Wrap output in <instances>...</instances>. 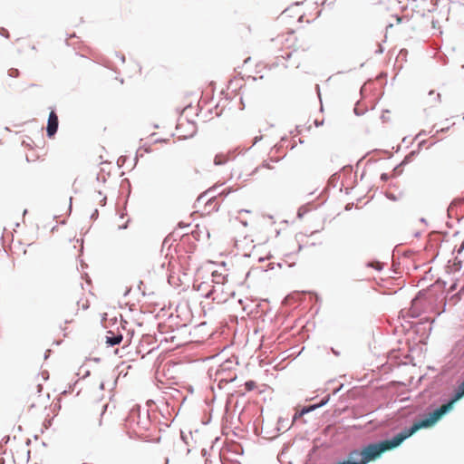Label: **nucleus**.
Returning <instances> with one entry per match:
<instances>
[{
	"label": "nucleus",
	"mask_w": 464,
	"mask_h": 464,
	"mask_svg": "<svg viewBox=\"0 0 464 464\" xmlns=\"http://www.w3.org/2000/svg\"><path fill=\"white\" fill-rule=\"evenodd\" d=\"M452 409L453 408H434L432 411L420 415L419 419L416 420L410 427L404 428L392 438L362 445L360 449L365 464L380 459L386 451L399 448L404 440L411 437L418 430L433 427Z\"/></svg>",
	"instance_id": "1"
},
{
	"label": "nucleus",
	"mask_w": 464,
	"mask_h": 464,
	"mask_svg": "<svg viewBox=\"0 0 464 464\" xmlns=\"http://www.w3.org/2000/svg\"><path fill=\"white\" fill-rule=\"evenodd\" d=\"M405 408H399L398 411L394 416L388 417L385 420H382L380 421H373L369 420L367 422V430L369 431L376 430L382 428L388 429L387 430L381 431L379 433L382 437H387L390 433V431H392L396 429H398L400 426L402 425L403 420L402 417L405 415V413H401V411L404 410Z\"/></svg>",
	"instance_id": "2"
},
{
	"label": "nucleus",
	"mask_w": 464,
	"mask_h": 464,
	"mask_svg": "<svg viewBox=\"0 0 464 464\" xmlns=\"http://www.w3.org/2000/svg\"><path fill=\"white\" fill-rule=\"evenodd\" d=\"M232 409L236 408H224V412L222 415V425L223 428H237L240 423V415L243 411H241L237 415L235 411Z\"/></svg>",
	"instance_id": "3"
},
{
	"label": "nucleus",
	"mask_w": 464,
	"mask_h": 464,
	"mask_svg": "<svg viewBox=\"0 0 464 464\" xmlns=\"http://www.w3.org/2000/svg\"><path fill=\"white\" fill-rule=\"evenodd\" d=\"M49 115L46 124V136L48 139H53L59 129V119L55 107H49Z\"/></svg>",
	"instance_id": "4"
},
{
	"label": "nucleus",
	"mask_w": 464,
	"mask_h": 464,
	"mask_svg": "<svg viewBox=\"0 0 464 464\" xmlns=\"http://www.w3.org/2000/svg\"><path fill=\"white\" fill-rule=\"evenodd\" d=\"M464 397V379L463 382L455 388L446 403L442 404L441 406H454L455 403H457L459 400H461ZM429 406H438L435 402L430 404Z\"/></svg>",
	"instance_id": "5"
},
{
	"label": "nucleus",
	"mask_w": 464,
	"mask_h": 464,
	"mask_svg": "<svg viewBox=\"0 0 464 464\" xmlns=\"http://www.w3.org/2000/svg\"><path fill=\"white\" fill-rule=\"evenodd\" d=\"M141 410H143L144 413H146L147 417L150 416V410L153 411V412H156L157 410H160V412L161 414H163V411L160 410V408H140V407H137V408H130V411H129V416L128 418L131 420V421H136L137 424H141L142 421L140 420V413H141Z\"/></svg>",
	"instance_id": "6"
},
{
	"label": "nucleus",
	"mask_w": 464,
	"mask_h": 464,
	"mask_svg": "<svg viewBox=\"0 0 464 464\" xmlns=\"http://www.w3.org/2000/svg\"><path fill=\"white\" fill-rule=\"evenodd\" d=\"M206 299H212L213 301L220 304L227 301V296H223L222 285H212L211 289L204 295Z\"/></svg>",
	"instance_id": "7"
},
{
	"label": "nucleus",
	"mask_w": 464,
	"mask_h": 464,
	"mask_svg": "<svg viewBox=\"0 0 464 464\" xmlns=\"http://www.w3.org/2000/svg\"><path fill=\"white\" fill-rule=\"evenodd\" d=\"M340 461L343 464H365L361 449L350 450L346 459Z\"/></svg>",
	"instance_id": "8"
},
{
	"label": "nucleus",
	"mask_w": 464,
	"mask_h": 464,
	"mask_svg": "<svg viewBox=\"0 0 464 464\" xmlns=\"http://www.w3.org/2000/svg\"><path fill=\"white\" fill-rule=\"evenodd\" d=\"M169 398L166 399V406H171L170 399L173 400V403H177V406H183L185 401L188 399V396L183 394L179 390L174 389L171 392L169 393Z\"/></svg>",
	"instance_id": "9"
},
{
	"label": "nucleus",
	"mask_w": 464,
	"mask_h": 464,
	"mask_svg": "<svg viewBox=\"0 0 464 464\" xmlns=\"http://www.w3.org/2000/svg\"><path fill=\"white\" fill-rule=\"evenodd\" d=\"M110 335L106 336L105 343L107 347H114L119 345L123 340V334L121 333L114 334L112 331H108Z\"/></svg>",
	"instance_id": "10"
},
{
	"label": "nucleus",
	"mask_w": 464,
	"mask_h": 464,
	"mask_svg": "<svg viewBox=\"0 0 464 464\" xmlns=\"http://www.w3.org/2000/svg\"><path fill=\"white\" fill-rule=\"evenodd\" d=\"M211 276H212V282L214 283V285H223L227 278V275H223L218 271L212 272Z\"/></svg>",
	"instance_id": "11"
},
{
	"label": "nucleus",
	"mask_w": 464,
	"mask_h": 464,
	"mask_svg": "<svg viewBox=\"0 0 464 464\" xmlns=\"http://www.w3.org/2000/svg\"><path fill=\"white\" fill-rule=\"evenodd\" d=\"M419 155V150L410 151L401 161V165H408Z\"/></svg>",
	"instance_id": "12"
},
{
	"label": "nucleus",
	"mask_w": 464,
	"mask_h": 464,
	"mask_svg": "<svg viewBox=\"0 0 464 464\" xmlns=\"http://www.w3.org/2000/svg\"><path fill=\"white\" fill-rule=\"evenodd\" d=\"M317 408H301V410L297 412H295L293 415L292 422L296 421V420L302 418L304 415L312 412L313 411L316 410Z\"/></svg>",
	"instance_id": "13"
},
{
	"label": "nucleus",
	"mask_w": 464,
	"mask_h": 464,
	"mask_svg": "<svg viewBox=\"0 0 464 464\" xmlns=\"http://www.w3.org/2000/svg\"><path fill=\"white\" fill-rule=\"evenodd\" d=\"M331 399V394L326 393L321 397L317 401L308 404L307 406H325Z\"/></svg>",
	"instance_id": "14"
},
{
	"label": "nucleus",
	"mask_w": 464,
	"mask_h": 464,
	"mask_svg": "<svg viewBox=\"0 0 464 464\" xmlns=\"http://www.w3.org/2000/svg\"><path fill=\"white\" fill-rule=\"evenodd\" d=\"M56 415H57V411H54L53 415L52 417L47 415V417L44 419V420L43 422V429L41 430L42 433L44 431V430H47V429H49L52 426L53 420L54 419V417Z\"/></svg>",
	"instance_id": "15"
},
{
	"label": "nucleus",
	"mask_w": 464,
	"mask_h": 464,
	"mask_svg": "<svg viewBox=\"0 0 464 464\" xmlns=\"http://www.w3.org/2000/svg\"><path fill=\"white\" fill-rule=\"evenodd\" d=\"M368 111V108L366 106H361V103L358 102L354 105L353 112L356 116H362Z\"/></svg>",
	"instance_id": "16"
},
{
	"label": "nucleus",
	"mask_w": 464,
	"mask_h": 464,
	"mask_svg": "<svg viewBox=\"0 0 464 464\" xmlns=\"http://www.w3.org/2000/svg\"><path fill=\"white\" fill-rule=\"evenodd\" d=\"M365 266L367 267H371V268H373L374 270L376 271H382L383 269V265L378 261V260H375V261H368Z\"/></svg>",
	"instance_id": "17"
},
{
	"label": "nucleus",
	"mask_w": 464,
	"mask_h": 464,
	"mask_svg": "<svg viewBox=\"0 0 464 464\" xmlns=\"http://www.w3.org/2000/svg\"><path fill=\"white\" fill-rule=\"evenodd\" d=\"M309 210L310 209L308 208V207L306 205H303L300 208H298L297 213H296L297 218L302 219L304 217V215L309 212Z\"/></svg>",
	"instance_id": "18"
},
{
	"label": "nucleus",
	"mask_w": 464,
	"mask_h": 464,
	"mask_svg": "<svg viewBox=\"0 0 464 464\" xmlns=\"http://www.w3.org/2000/svg\"><path fill=\"white\" fill-rule=\"evenodd\" d=\"M227 159L224 155L217 154L214 159V164L217 166H222L227 163Z\"/></svg>",
	"instance_id": "19"
},
{
	"label": "nucleus",
	"mask_w": 464,
	"mask_h": 464,
	"mask_svg": "<svg viewBox=\"0 0 464 464\" xmlns=\"http://www.w3.org/2000/svg\"><path fill=\"white\" fill-rule=\"evenodd\" d=\"M216 199H217V198H216V197H215V196H213L212 198H210L207 201L206 206L210 207V208H210V210L218 211V210L219 209V207H220V205H219V204H216L215 206L211 207L212 203H213V202H215V201H216Z\"/></svg>",
	"instance_id": "20"
},
{
	"label": "nucleus",
	"mask_w": 464,
	"mask_h": 464,
	"mask_svg": "<svg viewBox=\"0 0 464 464\" xmlns=\"http://www.w3.org/2000/svg\"><path fill=\"white\" fill-rule=\"evenodd\" d=\"M256 386V382L253 380H248L245 382V389L248 392L253 391Z\"/></svg>",
	"instance_id": "21"
},
{
	"label": "nucleus",
	"mask_w": 464,
	"mask_h": 464,
	"mask_svg": "<svg viewBox=\"0 0 464 464\" xmlns=\"http://www.w3.org/2000/svg\"><path fill=\"white\" fill-rule=\"evenodd\" d=\"M266 402V396L263 395V392H260L258 398L256 400V406H262V403Z\"/></svg>",
	"instance_id": "22"
},
{
	"label": "nucleus",
	"mask_w": 464,
	"mask_h": 464,
	"mask_svg": "<svg viewBox=\"0 0 464 464\" xmlns=\"http://www.w3.org/2000/svg\"><path fill=\"white\" fill-rule=\"evenodd\" d=\"M20 75V71L15 68H11L8 70V76L13 78H17Z\"/></svg>",
	"instance_id": "23"
},
{
	"label": "nucleus",
	"mask_w": 464,
	"mask_h": 464,
	"mask_svg": "<svg viewBox=\"0 0 464 464\" xmlns=\"http://www.w3.org/2000/svg\"><path fill=\"white\" fill-rule=\"evenodd\" d=\"M404 167H405V165H401V162L399 164H397L393 168V172H394L395 176L401 175L402 173V170H403Z\"/></svg>",
	"instance_id": "24"
},
{
	"label": "nucleus",
	"mask_w": 464,
	"mask_h": 464,
	"mask_svg": "<svg viewBox=\"0 0 464 464\" xmlns=\"http://www.w3.org/2000/svg\"><path fill=\"white\" fill-rule=\"evenodd\" d=\"M128 157L127 156H121L119 157V159L117 160V165L119 168H122L125 161L127 160Z\"/></svg>",
	"instance_id": "25"
},
{
	"label": "nucleus",
	"mask_w": 464,
	"mask_h": 464,
	"mask_svg": "<svg viewBox=\"0 0 464 464\" xmlns=\"http://www.w3.org/2000/svg\"><path fill=\"white\" fill-rule=\"evenodd\" d=\"M231 188H224L220 193H219V196H221L223 198H225L226 197H227L230 193H231Z\"/></svg>",
	"instance_id": "26"
},
{
	"label": "nucleus",
	"mask_w": 464,
	"mask_h": 464,
	"mask_svg": "<svg viewBox=\"0 0 464 464\" xmlns=\"http://www.w3.org/2000/svg\"><path fill=\"white\" fill-rule=\"evenodd\" d=\"M0 35L5 38H9V32L5 27H0Z\"/></svg>",
	"instance_id": "27"
},
{
	"label": "nucleus",
	"mask_w": 464,
	"mask_h": 464,
	"mask_svg": "<svg viewBox=\"0 0 464 464\" xmlns=\"http://www.w3.org/2000/svg\"><path fill=\"white\" fill-rule=\"evenodd\" d=\"M380 179L382 181L386 182L391 179V175L386 172H382L380 176Z\"/></svg>",
	"instance_id": "28"
},
{
	"label": "nucleus",
	"mask_w": 464,
	"mask_h": 464,
	"mask_svg": "<svg viewBox=\"0 0 464 464\" xmlns=\"http://www.w3.org/2000/svg\"><path fill=\"white\" fill-rule=\"evenodd\" d=\"M99 218V210L95 208L90 216L92 220H96Z\"/></svg>",
	"instance_id": "29"
},
{
	"label": "nucleus",
	"mask_w": 464,
	"mask_h": 464,
	"mask_svg": "<svg viewBox=\"0 0 464 464\" xmlns=\"http://www.w3.org/2000/svg\"><path fill=\"white\" fill-rule=\"evenodd\" d=\"M287 422H288L287 419H284L282 417L278 418V424H280L282 426V428H285L286 426Z\"/></svg>",
	"instance_id": "30"
},
{
	"label": "nucleus",
	"mask_w": 464,
	"mask_h": 464,
	"mask_svg": "<svg viewBox=\"0 0 464 464\" xmlns=\"http://www.w3.org/2000/svg\"><path fill=\"white\" fill-rule=\"evenodd\" d=\"M230 451H232V452H234V453H236L237 455H242L243 454V448L240 445H237V449H235L233 450H231Z\"/></svg>",
	"instance_id": "31"
},
{
	"label": "nucleus",
	"mask_w": 464,
	"mask_h": 464,
	"mask_svg": "<svg viewBox=\"0 0 464 464\" xmlns=\"http://www.w3.org/2000/svg\"><path fill=\"white\" fill-rule=\"evenodd\" d=\"M115 55L120 58V60L124 63H125V55L121 53L115 52Z\"/></svg>",
	"instance_id": "32"
},
{
	"label": "nucleus",
	"mask_w": 464,
	"mask_h": 464,
	"mask_svg": "<svg viewBox=\"0 0 464 464\" xmlns=\"http://www.w3.org/2000/svg\"><path fill=\"white\" fill-rule=\"evenodd\" d=\"M96 180L97 181H101L102 183H105L106 182V178L104 176L102 177L101 174L98 173L97 176H96Z\"/></svg>",
	"instance_id": "33"
},
{
	"label": "nucleus",
	"mask_w": 464,
	"mask_h": 464,
	"mask_svg": "<svg viewBox=\"0 0 464 464\" xmlns=\"http://www.w3.org/2000/svg\"><path fill=\"white\" fill-rule=\"evenodd\" d=\"M130 219H128L124 224L119 226V229L120 230H123V229H126L128 227H129V223H130Z\"/></svg>",
	"instance_id": "34"
},
{
	"label": "nucleus",
	"mask_w": 464,
	"mask_h": 464,
	"mask_svg": "<svg viewBox=\"0 0 464 464\" xmlns=\"http://www.w3.org/2000/svg\"><path fill=\"white\" fill-rule=\"evenodd\" d=\"M191 123L194 125V130H193V132H192L190 135L187 136V137H186V139H188V138H192V137H194V136L196 135V133H197V127H196V123H195V121H191Z\"/></svg>",
	"instance_id": "35"
},
{
	"label": "nucleus",
	"mask_w": 464,
	"mask_h": 464,
	"mask_svg": "<svg viewBox=\"0 0 464 464\" xmlns=\"http://www.w3.org/2000/svg\"><path fill=\"white\" fill-rule=\"evenodd\" d=\"M392 16L396 19V23L398 24L402 23V17L401 15L395 14Z\"/></svg>",
	"instance_id": "36"
},
{
	"label": "nucleus",
	"mask_w": 464,
	"mask_h": 464,
	"mask_svg": "<svg viewBox=\"0 0 464 464\" xmlns=\"http://www.w3.org/2000/svg\"><path fill=\"white\" fill-rule=\"evenodd\" d=\"M9 440H10V436H8V435H7V436H5V437L2 439V440H1V444H2V445H5V444H7V443H8V441H9Z\"/></svg>",
	"instance_id": "37"
},
{
	"label": "nucleus",
	"mask_w": 464,
	"mask_h": 464,
	"mask_svg": "<svg viewBox=\"0 0 464 464\" xmlns=\"http://www.w3.org/2000/svg\"><path fill=\"white\" fill-rule=\"evenodd\" d=\"M292 54H293V52H286V53H285V55H282V57H283L285 60H286V61H287V60H289V59L291 58Z\"/></svg>",
	"instance_id": "38"
},
{
	"label": "nucleus",
	"mask_w": 464,
	"mask_h": 464,
	"mask_svg": "<svg viewBox=\"0 0 464 464\" xmlns=\"http://www.w3.org/2000/svg\"><path fill=\"white\" fill-rule=\"evenodd\" d=\"M260 167L269 169H273V167L267 161H263Z\"/></svg>",
	"instance_id": "39"
},
{
	"label": "nucleus",
	"mask_w": 464,
	"mask_h": 464,
	"mask_svg": "<svg viewBox=\"0 0 464 464\" xmlns=\"http://www.w3.org/2000/svg\"><path fill=\"white\" fill-rule=\"evenodd\" d=\"M271 257H272V256H271V255H269L268 256H260V257L258 258V260H257V261H258L259 263H263V262H265L266 260L270 259Z\"/></svg>",
	"instance_id": "40"
},
{
	"label": "nucleus",
	"mask_w": 464,
	"mask_h": 464,
	"mask_svg": "<svg viewBox=\"0 0 464 464\" xmlns=\"http://www.w3.org/2000/svg\"><path fill=\"white\" fill-rule=\"evenodd\" d=\"M331 352L333 353V354L336 357L340 356L341 353L339 350H336L334 349V347H331Z\"/></svg>",
	"instance_id": "41"
},
{
	"label": "nucleus",
	"mask_w": 464,
	"mask_h": 464,
	"mask_svg": "<svg viewBox=\"0 0 464 464\" xmlns=\"http://www.w3.org/2000/svg\"><path fill=\"white\" fill-rule=\"evenodd\" d=\"M212 415L209 413V416L206 420H202V423L204 425H208L211 421Z\"/></svg>",
	"instance_id": "42"
},
{
	"label": "nucleus",
	"mask_w": 464,
	"mask_h": 464,
	"mask_svg": "<svg viewBox=\"0 0 464 464\" xmlns=\"http://www.w3.org/2000/svg\"><path fill=\"white\" fill-rule=\"evenodd\" d=\"M130 291H131V286H127L123 293V296L127 297L130 295Z\"/></svg>",
	"instance_id": "43"
},
{
	"label": "nucleus",
	"mask_w": 464,
	"mask_h": 464,
	"mask_svg": "<svg viewBox=\"0 0 464 464\" xmlns=\"http://www.w3.org/2000/svg\"><path fill=\"white\" fill-rule=\"evenodd\" d=\"M127 185L130 188V181L128 179H124L121 181V186Z\"/></svg>",
	"instance_id": "44"
},
{
	"label": "nucleus",
	"mask_w": 464,
	"mask_h": 464,
	"mask_svg": "<svg viewBox=\"0 0 464 464\" xmlns=\"http://www.w3.org/2000/svg\"><path fill=\"white\" fill-rule=\"evenodd\" d=\"M426 143V140H422L418 143V148L416 150H419V152L420 151L422 146Z\"/></svg>",
	"instance_id": "45"
},
{
	"label": "nucleus",
	"mask_w": 464,
	"mask_h": 464,
	"mask_svg": "<svg viewBox=\"0 0 464 464\" xmlns=\"http://www.w3.org/2000/svg\"><path fill=\"white\" fill-rule=\"evenodd\" d=\"M384 52V48L382 45H379L378 49L375 51V53L382 54Z\"/></svg>",
	"instance_id": "46"
},
{
	"label": "nucleus",
	"mask_w": 464,
	"mask_h": 464,
	"mask_svg": "<svg viewBox=\"0 0 464 464\" xmlns=\"http://www.w3.org/2000/svg\"><path fill=\"white\" fill-rule=\"evenodd\" d=\"M106 202H107V197H106V195H104L103 198L100 201V206H102V207L105 206Z\"/></svg>",
	"instance_id": "47"
},
{
	"label": "nucleus",
	"mask_w": 464,
	"mask_h": 464,
	"mask_svg": "<svg viewBox=\"0 0 464 464\" xmlns=\"http://www.w3.org/2000/svg\"><path fill=\"white\" fill-rule=\"evenodd\" d=\"M143 285V282L141 280L139 281L138 289L141 292L143 295H145V292L141 289V286Z\"/></svg>",
	"instance_id": "48"
},
{
	"label": "nucleus",
	"mask_w": 464,
	"mask_h": 464,
	"mask_svg": "<svg viewBox=\"0 0 464 464\" xmlns=\"http://www.w3.org/2000/svg\"><path fill=\"white\" fill-rule=\"evenodd\" d=\"M180 437H181V440L186 443L188 444V441H187V435L181 430L180 431Z\"/></svg>",
	"instance_id": "49"
},
{
	"label": "nucleus",
	"mask_w": 464,
	"mask_h": 464,
	"mask_svg": "<svg viewBox=\"0 0 464 464\" xmlns=\"http://www.w3.org/2000/svg\"><path fill=\"white\" fill-rule=\"evenodd\" d=\"M314 123L316 127H320L324 124V121L315 120Z\"/></svg>",
	"instance_id": "50"
},
{
	"label": "nucleus",
	"mask_w": 464,
	"mask_h": 464,
	"mask_svg": "<svg viewBox=\"0 0 464 464\" xmlns=\"http://www.w3.org/2000/svg\"><path fill=\"white\" fill-rule=\"evenodd\" d=\"M262 136H256L254 138L253 145L256 144L259 140H261Z\"/></svg>",
	"instance_id": "51"
},
{
	"label": "nucleus",
	"mask_w": 464,
	"mask_h": 464,
	"mask_svg": "<svg viewBox=\"0 0 464 464\" xmlns=\"http://www.w3.org/2000/svg\"><path fill=\"white\" fill-rule=\"evenodd\" d=\"M425 135H427V132H426V130H422L418 133V135L416 136V139L419 138L420 136H425Z\"/></svg>",
	"instance_id": "52"
},
{
	"label": "nucleus",
	"mask_w": 464,
	"mask_h": 464,
	"mask_svg": "<svg viewBox=\"0 0 464 464\" xmlns=\"http://www.w3.org/2000/svg\"><path fill=\"white\" fill-rule=\"evenodd\" d=\"M463 250H464V240L460 244L458 253L460 254Z\"/></svg>",
	"instance_id": "53"
},
{
	"label": "nucleus",
	"mask_w": 464,
	"mask_h": 464,
	"mask_svg": "<svg viewBox=\"0 0 464 464\" xmlns=\"http://www.w3.org/2000/svg\"><path fill=\"white\" fill-rule=\"evenodd\" d=\"M383 112H389V111L385 110ZM381 119L382 120V121H388V118H386L384 113H382V115L381 116Z\"/></svg>",
	"instance_id": "54"
},
{
	"label": "nucleus",
	"mask_w": 464,
	"mask_h": 464,
	"mask_svg": "<svg viewBox=\"0 0 464 464\" xmlns=\"http://www.w3.org/2000/svg\"><path fill=\"white\" fill-rule=\"evenodd\" d=\"M52 353V350L51 349H47L44 353V359H47L49 354Z\"/></svg>",
	"instance_id": "55"
},
{
	"label": "nucleus",
	"mask_w": 464,
	"mask_h": 464,
	"mask_svg": "<svg viewBox=\"0 0 464 464\" xmlns=\"http://www.w3.org/2000/svg\"><path fill=\"white\" fill-rule=\"evenodd\" d=\"M287 141H288V139H287V137H286V136H284V137H282V138H281L280 142H281L282 144H284V143H285V142H287Z\"/></svg>",
	"instance_id": "56"
},
{
	"label": "nucleus",
	"mask_w": 464,
	"mask_h": 464,
	"mask_svg": "<svg viewBox=\"0 0 464 464\" xmlns=\"http://www.w3.org/2000/svg\"><path fill=\"white\" fill-rule=\"evenodd\" d=\"M274 267H275V263H269V264L267 265V269H266V270L274 269Z\"/></svg>",
	"instance_id": "57"
},
{
	"label": "nucleus",
	"mask_w": 464,
	"mask_h": 464,
	"mask_svg": "<svg viewBox=\"0 0 464 464\" xmlns=\"http://www.w3.org/2000/svg\"><path fill=\"white\" fill-rule=\"evenodd\" d=\"M189 225H190V224H184L183 222H179V227H182V228L187 227H188Z\"/></svg>",
	"instance_id": "58"
},
{
	"label": "nucleus",
	"mask_w": 464,
	"mask_h": 464,
	"mask_svg": "<svg viewBox=\"0 0 464 464\" xmlns=\"http://www.w3.org/2000/svg\"><path fill=\"white\" fill-rule=\"evenodd\" d=\"M440 97H441L440 93H439V92H438V93L436 94L435 101H436V102H440Z\"/></svg>",
	"instance_id": "59"
},
{
	"label": "nucleus",
	"mask_w": 464,
	"mask_h": 464,
	"mask_svg": "<svg viewBox=\"0 0 464 464\" xmlns=\"http://www.w3.org/2000/svg\"><path fill=\"white\" fill-rule=\"evenodd\" d=\"M126 214H127V213H126V210L121 211V212H120V213H119V215H120V218H123L125 217V215H126Z\"/></svg>",
	"instance_id": "60"
},
{
	"label": "nucleus",
	"mask_w": 464,
	"mask_h": 464,
	"mask_svg": "<svg viewBox=\"0 0 464 464\" xmlns=\"http://www.w3.org/2000/svg\"><path fill=\"white\" fill-rule=\"evenodd\" d=\"M419 316H420V313L419 312L418 313H412V314H411V317H413V318H417Z\"/></svg>",
	"instance_id": "61"
},
{
	"label": "nucleus",
	"mask_w": 464,
	"mask_h": 464,
	"mask_svg": "<svg viewBox=\"0 0 464 464\" xmlns=\"http://www.w3.org/2000/svg\"><path fill=\"white\" fill-rule=\"evenodd\" d=\"M92 360L93 362H99L101 361V358L100 357H93Z\"/></svg>",
	"instance_id": "62"
},
{
	"label": "nucleus",
	"mask_w": 464,
	"mask_h": 464,
	"mask_svg": "<svg viewBox=\"0 0 464 464\" xmlns=\"http://www.w3.org/2000/svg\"><path fill=\"white\" fill-rule=\"evenodd\" d=\"M304 246L300 243H298V249L297 252H300L303 249Z\"/></svg>",
	"instance_id": "63"
},
{
	"label": "nucleus",
	"mask_w": 464,
	"mask_h": 464,
	"mask_svg": "<svg viewBox=\"0 0 464 464\" xmlns=\"http://www.w3.org/2000/svg\"><path fill=\"white\" fill-rule=\"evenodd\" d=\"M420 222L424 223V224H427V220H426V218H420Z\"/></svg>",
	"instance_id": "64"
}]
</instances>
